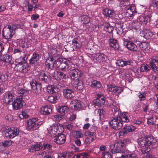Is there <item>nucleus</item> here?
Here are the masks:
<instances>
[{
  "label": "nucleus",
  "mask_w": 158,
  "mask_h": 158,
  "mask_svg": "<svg viewBox=\"0 0 158 158\" xmlns=\"http://www.w3.org/2000/svg\"><path fill=\"white\" fill-rule=\"evenodd\" d=\"M94 140V138H90L88 137L85 139V142L87 143H90Z\"/></svg>",
  "instance_id": "obj_59"
},
{
  "label": "nucleus",
  "mask_w": 158,
  "mask_h": 158,
  "mask_svg": "<svg viewBox=\"0 0 158 158\" xmlns=\"http://www.w3.org/2000/svg\"><path fill=\"white\" fill-rule=\"evenodd\" d=\"M130 0H122L120 1L119 6L122 9H126L130 7L131 5L130 3Z\"/></svg>",
  "instance_id": "obj_27"
},
{
  "label": "nucleus",
  "mask_w": 158,
  "mask_h": 158,
  "mask_svg": "<svg viewBox=\"0 0 158 158\" xmlns=\"http://www.w3.org/2000/svg\"><path fill=\"white\" fill-rule=\"evenodd\" d=\"M42 148V143L41 142H36L29 147L28 151L30 152L33 153L39 151Z\"/></svg>",
  "instance_id": "obj_20"
},
{
  "label": "nucleus",
  "mask_w": 158,
  "mask_h": 158,
  "mask_svg": "<svg viewBox=\"0 0 158 158\" xmlns=\"http://www.w3.org/2000/svg\"><path fill=\"white\" fill-rule=\"evenodd\" d=\"M92 58L94 60H96V61L99 63L102 62L103 64L104 63L107 59L106 56L100 53L93 54Z\"/></svg>",
  "instance_id": "obj_14"
},
{
  "label": "nucleus",
  "mask_w": 158,
  "mask_h": 158,
  "mask_svg": "<svg viewBox=\"0 0 158 158\" xmlns=\"http://www.w3.org/2000/svg\"><path fill=\"white\" fill-rule=\"evenodd\" d=\"M88 85L93 88H99L101 87L102 85L100 82L95 80L91 81L89 83Z\"/></svg>",
  "instance_id": "obj_37"
},
{
  "label": "nucleus",
  "mask_w": 158,
  "mask_h": 158,
  "mask_svg": "<svg viewBox=\"0 0 158 158\" xmlns=\"http://www.w3.org/2000/svg\"><path fill=\"white\" fill-rule=\"evenodd\" d=\"M97 129V127L95 126H92L90 128L89 131H87L88 133H91L96 135V133Z\"/></svg>",
  "instance_id": "obj_55"
},
{
  "label": "nucleus",
  "mask_w": 158,
  "mask_h": 158,
  "mask_svg": "<svg viewBox=\"0 0 158 158\" xmlns=\"http://www.w3.org/2000/svg\"><path fill=\"white\" fill-rule=\"evenodd\" d=\"M83 135L81 131H76L75 134V137L77 138H81V136Z\"/></svg>",
  "instance_id": "obj_60"
},
{
  "label": "nucleus",
  "mask_w": 158,
  "mask_h": 158,
  "mask_svg": "<svg viewBox=\"0 0 158 158\" xmlns=\"http://www.w3.org/2000/svg\"><path fill=\"white\" fill-rule=\"evenodd\" d=\"M71 108L76 111H79L83 107L82 102L79 100H73L71 103Z\"/></svg>",
  "instance_id": "obj_16"
},
{
  "label": "nucleus",
  "mask_w": 158,
  "mask_h": 158,
  "mask_svg": "<svg viewBox=\"0 0 158 158\" xmlns=\"http://www.w3.org/2000/svg\"><path fill=\"white\" fill-rule=\"evenodd\" d=\"M8 79V77L7 75L0 74V80L2 82H5Z\"/></svg>",
  "instance_id": "obj_53"
},
{
  "label": "nucleus",
  "mask_w": 158,
  "mask_h": 158,
  "mask_svg": "<svg viewBox=\"0 0 158 158\" xmlns=\"http://www.w3.org/2000/svg\"><path fill=\"white\" fill-rule=\"evenodd\" d=\"M98 112L100 118L102 117H103L104 114H105V111L102 109H99L98 110Z\"/></svg>",
  "instance_id": "obj_58"
},
{
  "label": "nucleus",
  "mask_w": 158,
  "mask_h": 158,
  "mask_svg": "<svg viewBox=\"0 0 158 158\" xmlns=\"http://www.w3.org/2000/svg\"><path fill=\"white\" fill-rule=\"evenodd\" d=\"M74 87L79 90H82L84 88L83 83L81 79L75 81Z\"/></svg>",
  "instance_id": "obj_30"
},
{
  "label": "nucleus",
  "mask_w": 158,
  "mask_h": 158,
  "mask_svg": "<svg viewBox=\"0 0 158 158\" xmlns=\"http://www.w3.org/2000/svg\"><path fill=\"white\" fill-rule=\"evenodd\" d=\"M81 22L83 24L88 23L90 21V18L87 15H83L80 17Z\"/></svg>",
  "instance_id": "obj_42"
},
{
  "label": "nucleus",
  "mask_w": 158,
  "mask_h": 158,
  "mask_svg": "<svg viewBox=\"0 0 158 158\" xmlns=\"http://www.w3.org/2000/svg\"><path fill=\"white\" fill-rule=\"evenodd\" d=\"M140 48L143 50H145L148 48L149 44L146 42H139L137 44Z\"/></svg>",
  "instance_id": "obj_41"
},
{
  "label": "nucleus",
  "mask_w": 158,
  "mask_h": 158,
  "mask_svg": "<svg viewBox=\"0 0 158 158\" xmlns=\"http://www.w3.org/2000/svg\"><path fill=\"white\" fill-rule=\"evenodd\" d=\"M12 141L11 140H6L0 143V152H2L6 149V147L12 144Z\"/></svg>",
  "instance_id": "obj_26"
},
{
  "label": "nucleus",
  "mask_w": 158,
  "mask_h": 158,
  "mask_svg": "<svg viewBox=\"0 0 158 158\" xmlns=\"http://www.w3.org/2000/svg\"><path fill=\"white\" fill-rule=\"evenodd\" d=\"M130 115L127 112L123 113L121 115L122 123L123 122H128L130 121Z\"/></svg>",
  "instance_id": "obj_36"
},
{
  "label": "nucleus",
  "mask_w": 158,
  "mask_h": 158,
  "mask_svg": "<svg viewBox=\"0 0 158 158\" xmlns=\"http://www.w3.org/2000/svg\"><path fill=\"white\" fill-rule=\"evenodd\" d=\"M31 86V92L34 96L39 95L41 92L42 87L40 84L38 83L36 81H33L30 82Z\"/></svg>",
  "instance_id": "obj_7"
},
{
  "label": "nucleus",
  "mask_w": 158,
  "mask_h": 158,
  "mask_svg": "<svg viewBox=\"0 0 158 158\" xmlns=\"http://www.w3.org/2000/svg\"><path fill=\"white\" fill-rule=\"evenodd\" d=\"M82 140H82H81L80 139H77L75 141V143L77 146H80L82 145L81 142Z\"/></svg>",
  "instance_id": "obj_64"
},
{
  "label": "nucleus",
  "mask_w": 158,
  "mask_h": 158,
  "mask_svg": "<svg viewBox=\"0 0 158 158\" xmlns=\"http://www.w3.org/2000/svg\"><path fill=\"white\" fill-rule=\"evenodd\" d=\"M19 85H16L14 86L12 88V90L13 91H16V92L18 93V91L20 89L19 87Z\"/></svg>",
  "instance_id": "obj_63"
},
{
  "label": "nucleus",
  "mask_w": 158,
  "mask_h": 158,
  "mask_svg": "<svg viewBox=\"0 0 158 158\" xmlns=\"http://www.w3.org/2000/svg\"><path fill=\"white\" fill-rule=\"evenodd\" d=\"M136 8L134 4H131L130 8H127V15L130 17L134 16L137 13Z\"/></svg>",
  "instance_id": "obj_23"
},
{
  "label": "nucleus",
  "mask_w": 158,
  "mask_h": 158,
  "mask_svg": "<svg viewBox=\"0 0 158 158\" xmlns=\"http://www.w3.org/2000/svg\"><path fill=\"white\" fill-rule=\"evenodd\" d=\"M130 142L131 140L128 138L124 139L123 141H118L114 144V148L111 149V152L114 154L124 153L126 151V145Z\"/></svg>",
  "instance_id": "obj_2"
},
{
  "label": "nucleus",
  "mask_w": 158,
  "mask_h": 158,
  "mask_svg": "<svg viewBox=\"0 0 158 158\" xmlns=\"http://www.w3.org/2000/svg\"><path fill=\"white\" fill-rule=\"evenodd\" d=\"M28 114L24 112H22V114L19 115V117L21 119H24V118H26L28 117Z\"/></svg>",
  "instance_id": "obj_57"
},
{
  "label": "nucleus",
  "mask_w": 158,
  "mask_h": 158,
  "mask_svg": "<svg viewBox=\"0 0 158 158\" xmlns=\"http://www.w3.org/2000/svg\"><path fill=\"white\" fill-rule=\"evenodd\" d=\"M70 76L74 81L79 79H82L83 76L82 72L78 69H71L69 72Z\"/></svg>",
  "instance_id": "obj_9"
},
{
  "label": "nucleus",
  "mask_w": 158,
  "mask_h": 158,
  "mask_svg": "<svg viewBox=\"0 0 158 158\" xmlns=\"http://www.w3.org/2000/svg\"><path fill=\"white\" fill-rule=\"evenodd\" d=\"M62 118L61 115H54V119L55 120L59 121L62 119Z\"/></svg>",
  "instance_id": "obj_61"
},
{
  "label": "nucleus",
  "mask_w": 158,
  "mask_h": 158,
  "mask_svg": "<svg viewBox=\"0 0 158 158\" xmlns=\"http://www.w3.org/2000/svg\"><path fill=\"white\" fill-rule=\"evenodd\" d=\"M86 136H88L90 138H94V139L95 140L96 138V135L91 133H88V132H86L85 133Z\"/></svg>",
  "instance_id": "obj_56"
},
{
  "label": "nucleus",
  "mask_w": 158,
  "mask_h": 158,
  "mask_svg": "<svg viewBox=\"0 0 158 158\" xmlns=\"http://www.w3.org/2000/svg\"><path fill=\"white\" fill-rule=\"evenodd\" d=\"M60 90L57 88L55 87L53 85L49 86L47 88V91L50 94H53L56 93V92L59 93V92Z\"/></svg>",
  "instance_id": "obj_31"
},
{
  "label": "nucleus",
  "mask_w": 158,
  "mask_h": 158,
  "mask_svg": "<svg viewBox=\"0 0 158 158\" xmlns=\"http://www.w3.org/2000/svg\"><path fill=\"white\" fill-rule=\"evenodd\" d=\"M102 158H112V156L108 152H102Z\"/></svg>",
  "instance_id": "obj_50"
},
{
  "label": "nucleus",
  "mask_w": 158,
  "mask_h": 158,
  "mask_svg": "<svg viewBox=\"0 0 158 158\" xmlns=\"http://www.w3.org/2000/svg\"><path fill=\"white\" fill-rule=\"evenodd\" d=\"M115 158H135L136 156L134 154H128L127 155L122 154L121 156H118V154L116 155Z\"/></svg>",
  "instance_id": "obj_43"
},
{
  "label": "nucleus",
  "mask_w": 158,
  "mask_h": 158,
  "mask_svg": "<svg viewBox=\"0 0 158 158\" xmlns=\"http://www.w3.org/2000/svg\"><path fill=\"white\" fill-rule=\"evenodd\" d=\"M52 112V110L50 106H43L41 108L40 111L41 114H43L48 115Z\"/></svg>",
  "instance_id": "obj_28"
},
{
  "label": "nucleus",
  "mask_w": 158,
  "mask_h": 158,
  "mask_svg": "<svg viewBox=\"0 0 158 158\" xmlns=\"http://www.w3.org/2000/svg\"><path fill=\"white\" fill-rule=\"evenodd\" d=\"M104 29L105 31L108 32L109 33H112L114 28L110 24L106 23L104 24Z\"/></svg>",
  "instance_id": "obj_32"
},
{
  "label": "nucleus",
  "mask_w": 158,
  "mask_h": 158,
  "mask_svg": "<svg viewBox=\"0 0 158 158\" xmlns=\"http://www.w3.org/2000/svg\"><path fill=\"white\" fill-rule=\"evenodd\" d=\"M158 119L155 116H152L151 118H148L147 123L150 125L155 124L156 120Z\"/></svg>",
  "instance_id": "obj_44"
},
{
  "label": "nucleus",
  "mask_w": 158,
  "mask_h": 158,
  "mask_svg": "<svg viewBox=\"0 0 158 158\" xmlns=\"http://www.w3.org/2000/svg\"><path fill=\"white\" fill-rule=\"evenodd\" d=\"M60 80L61 79H66L68 78V76L66 73L62 72L60 71Z\"/></svg>",
  "instance_id": "obj_54"
},
{
  "label": "nucleus",
  "mask_w": 158,
  "mask_h": 158,
  "mask_svg": "<svg viewBox=\"0 0 158 158\" xmlns=\"http://www.w3.org/2000/svg\"><path fill=\"white\" fill-rule=\"evenodd\" d=\"M43 123L42 121L39 120L37 118H34L27 120L26 126L27 130L31 131L37 130Z\"/></svg>",
  "instance_id": "obj_4"
},
{
  "label": "nucleus",
  "mask_w": 158,
  "mask_h": 158,
  "mask_svg": "<svg viewBox=\"0 0 158 158\" xmlns=\"http://www.w3.org/2000/svg\"><path fill=\"white\" fill-rule=\"evenodd\" d=\"M109 124L111 127L114 129L118 130L120 129L123 126L121 117L116 116L111 118L110 120L109 121Z\"/></svg>",
  "instance_id": "obj_6"
},
{
  "label": "nucleus",
  "mask_w": 158,
  "mask_h": 158,
  "mask_svg": "<svg viewBox=\"0 0 158 158\" xmlns=\"http://www.w3.org/2000/svg\"><path fill=\"white\" fill-rule=\"evenodd\" d=\"M108 90L109 92H111L113 94L115 93L119 94L123 91L122 87L112 85L109 87Z\"/></svg>",
  "instance_id": "obj_22"
},
{
  "label": "nucleus",
  "mask_w": 158,
  "mask_h": 158,
  "mask_svg": "<svg viewBox=\"0 0 158 158\" xmlns=\"http://www.w3.org/2000/svg\"><path fill=\"white\" fill-rule=\"evenodd\" d=\"M145 96L146 94L145 93H143L142 94L141 93L138 95L139 97V98L141 100H144L145 99Z\"/></svg>",
  "instance_id": "obj_62"
},
{
  "label": "nucleus",
  "mask_w": 158,
  "mask_h": 158,
  "mask_svg": "<svg viewBox=\"0 0 158 158\" xmlns=\"http://www.w3.org/2000/svg\"><path fill=\"white\" fill-rule=\"evenodd\" d=\"M63 95L66 98L71 99L75 96L74 91L69 89H65L63 90Z\"/></svg>",
  "instance_id": "obj_21"
},
{
  "label": "nucleus",
  "mask_w": 158,
  "mask_h": 158,
  "mask_svg": "<svg viewBox=\"0 0 158 158\" xmlns=\"http://www.w3.org/2000/svg\"><path fill=\"white\" fill-rule=\"evenodd\" d=\"M59 112L63 114L67 113L69 110L68 107L66 106H63L60 107L58 109Z\"/></svg>",
  "instance_id": "obj_40"
},
{
  "label": "nucleus",
  "mask_w": 158,
  "mask_h": 158,
  "mask_svg": "<svg viewBox=\"0 0 158 158\" xmlns=\"http://www.w3.org/2000/svg\"><path fill=\"white\" fill-rule=\"evenodd\" d=\"M66 135L63 134H58L56 135L54 139V142L59 145L64 144L65 142Z\"/></svg>",
  "instance_id": "obj_13"
},
{
  "label": "nucleus",
  "mask_w": 158,
  "mask_h": 158,
  "mask_svg": "<svg viewBox=\"0 0 158 158\" xmlns=\"http://www.w3.org/2000/svg\"><path fill=\"white\" fill-rule=\"evenodd\" d=\"M54 59L52 56L49 57L48 58L45 63L47 68L51 69L54 65H55V61L54 62Z\"/></svg>",
  "instance_id": "obj_25"
},
{
  "label": "nucleus",
  "mask_w": 158,
  "mask_h": 158,
  "mask_svg": "<svg viewBox=\"0 0 158 158\" xmlns=\"http://www.w3.org/2000/svg\"><path fill=\"white\" fill-rule=\"evenodd\" d=\"M150 69V67L148 66L146 64H142L140 67V70L142 72H144L145 71L147 72Z\"/></svg>",
  "instance_id": "obj_45"
},
{
  "label": "nucleus",
  "mask_w": 158,
  "mask_h": 158,
  "mask_svg": "<svg viewBox=\"0 0 158 158\" xmlns=\"http://www.w3.org/2000/svg\"><path fill=\"white\" fill-rule=\"evenodd\" d=\"M154 140V138L151 135H148L139 139L138 143L139 145L142 147L141 149L142 153H146L151 150L149 146L152 144Z\"/></svg>",
  "instance_id": "obj_1"
},
{
  "label": "nucleus",
  "mask_w": 158,
  "mask_h": 158,
  "mask_svg": "<svg viewBox=\"0 0 158 158\" xmlns=\"http://www.w3.org/2000/svg\"><path fill=\"white\" fill-rule=\"evenodd\" d=\"M39 59V55L37 53H34L31 58L29 60V63L32 64L36 62Z\"/></svg>",
  "instance_id": "obj_35"
},
{
  "label": "nucleus",
  "mask_w": 158,
  "mask_h": 158,
  "mask_svg": "<svg viewBox=\"0 0 158 158\" xmlns=\"http://www.w3.org/2000/svg\"><path fill=\"white\" fill-rule=\"evenodd\" d=\"M28 58V56L25 54H23V56L21 57L19 59L22 60L21 61L18 62L16 65L17 70L22 73H26L30 69L28 64L26 63L25 61Z\"/></svg>",
  "instance_id": "obj_3"
},
{
  "label": "nucleus",
  "mask_w": 158,
  "mask_h": 158,
  "mask_svg": "<svg viewBox=\"0 0 158 158\" xmlns=\"http://www.w3.org/2000/svg\"><path fill=\"white\" fill-rule=\"evenodd\" d=\"M71 155L69 153L64 152L60 153L58 158H69Z\"/></svg>",
  "instance_id": "obj_48"
},
{
  "label": "nucleus",
  "mask_w": 158,
  "mask_h": 158,
  "mask_svg": "<svg viewBox=\"0 0 158 158\" xmlns=\"http://www.w3.org/2000/svg\"><path fill=\"white\" fill-rule=\"evenodd\" d=\"M55 67L59 68L62 71L64 70L69 69V60H63L62 59H60L57 60H55Z\"/></svg>",
  "instance_id": "obj_8"
},
{
  "label": "nucleus",
  "mask_w": 158,
  "mask_h": 158,
  "mask_svg": "<svg viewBox=\"0 0 158 158\" xmlns=\"http://www.w3.org/2000/svg\"><path fill=\"white\" fill-rule=\"evenodd\" d=\"M110 47L114 48L115 49H118L119 48V45L115 39H110L108 40Z\"/></svg>",
  "instance_id": "obj_29"
},
{
  "label": "nucleus",
  "mask_w": 158,
  "mask_h": 158,
  "mask_svg": "<svg viewBox=\"0 0 158 158\" xmlns=\"http://www.w3.org/2000/svg\"><path fill=\"white\" fill-rule=\"evenodd\" d=\"M39 79L42 83H48L51 81V76L44 72H40L39 74Z\"/></svg>",
  "instance_id": "obj_12"
},
{
  "label": "nucleus",
  "mask_w": 158,
  "mask_h": 158,
  "mask_svg": "<svg viewBox=\"0 0 158 158\" xmlns=\"http://www.w3.org/2000/svg\"><path fill=\"white\" fill-rule=\"evenodd\" d=\"M73 44L76 46L77 48H80L81 46V43L77 38H75L72 40Z\"/></svg>",
  "instance_id": "obj_47"
},
{
  "label": "nucleus",
  "mask_w": 158,
  "mask_h": 158,
  "mask_svg": "<svg viewBox=\"0 0 158 158\" xmlns=\"http://www.w3.org/2000/svg\"><path fill=\"white\" fill-rule=\"evenodd\" d=\"M105 103V99L102 98L96 99L94 101V104L96 106H101L104 105Z\"/></svg>",
  "instance_id": "obj_38"
},
{
  "label": "nucleus",
  "mask_w": 158,
  "mask_h": 158,
  "mask_svg": "<svg viewBox=\"0 0 158 158\" xmlns=\"http://www.w3.org/2000/svg\"><path fill=\"white\" fill-rule=\"evenodd\" d=\"M87 153H82L77 155H76V158H86L88 156Z\"/></svg>",
  "instance_id": "obj_52"
},
{
  "label": "nucleus",
  "mask_w": 158,
  "mask_h": 158,
  "mask_svg": "<svg viewBox=\"0 0 158 158\" xmlns=\"http://www.w3.org/2000/svg\"><path fill=\"white\" fill-rule=\"evenodd\" d=\"M19 130L17 128L13 127L6 128L5 134L6 137L10 138H13L19 134Z\"/></svg>",
  "instance_id": "obj_10"
},
{
  "label": "nucleus",
  "mask_w": 158,
  "mask_h": 158,
  "mask_svg": "<svg viewBox=\"0 0 158 158\" xmlns=\"http://www.w3.org/2000/svg\"><path fill=\"white\" fill-rule=\"evenodd\" d=\"M103 14L106 17L113 18L115 15V11L108 8L103 9Z\"/></svg>",
  "instance_id": "obj_24"
},
{
  "label": "nucleus",
  "mask_w": 158,
  "mask_h": 158,
  "mask_svg": "<svg viewBox=\"0 0 158 158\" xmlns=\"http://www.w3.org/2000/svg\"><path fill=\"white\" fill-rule=\"evenodd\" d=\"M42 147L41 149L43 150H50L52 148V146L49 143H44L43 144L42 143Z\"/></svg>",
  "instance_id": "obj_49"
},
{
  "label": "nucleus",
  "mask_w": 158,
  "mask_h": 158,
  "mask_svg": "<svg viewBox=\"0 0 158 158\" xmlns=\"http://www.w3.org/2000/svg\"><path fill=\"white\" fill-rule=\"evenodd\" d=\"M136 127L131 125H127L124 127L122 131L119 134L120 135L124 136L128 132H133L135 131Z\"/></svg>",
  "instance_id": "obj_15"
},
{
  "label": "nucleus",
  "mask_w": 158,
  "mask_h": 158,
  "mask_svg": "<svg viewBox=\"0 0 158 158\" xmlns=\"http://www.w3.org/2000/svg\"><path fill=\"white\" fill-rule=\"evenodd\" d=\"M124 46L130 51H136L137 50L136 45L130 41H125L123 43Z\"/></svg>",
  "instance_id": "obj_18"
},
{
  "label": "nucleus",
  "mask_w": 158,
  "mask_h": 158,
  "mask_svg": "<svg viewBox=\"0 0 158 158\" xmlns=\"http://www.w3.org/2000/svg\"><path fill=\"white\" fill-rule=\"evenodd\" d=\"M7 26V28L3 30L2 35L5 39H9L14 35L15 31L18 27L16 24H10Z\"/></svg>",
  "instance_id": "obj_5"
},
{
  "label": "nucleus",
  "mask_w": 158,
  "mask_h": 158,
  "mask_svg": "<svg viewBox=\"0 0 158 158\" xmlns=\"http://www.w3.org/2000/svg\"><path fill=\"white\" fill-rule=\"evenodd\" d=\"M14 93L13 92H8L3 98V102L6 105H8L13 100Z\"/></svg>",
  "instance_id": "obj_19"
},
{
  "label": "nucleus",
  "mask_w": 158,
  "mask_h": 158,
  "mask_svg": "<svg viewBox=\"0 0 158 158\" xmlns=\"http://www.w3.org/2000/svg\"><path fill=\"white\" fill-rule=\"evenodd\" d=\"M24 103L22 97H18L14 100L12 105L14 109L19 110L21 109L23 106Z\"/></svg>",
  "instance_id": "obj_11"
},
{
  "label": "nucleus",
  "mask_w": 158,
  "mask_h": 158,
  "mask_svg": "<svg viewBox=\"0 0 158 158\" xmlns=\"http://www.w3.org/2000/svg\"><path fill=\"white\" fill-rule=\"evenodd\" d=\"M18 93L21 94L19 97H21L22 96L23 98V96H25L28 94V91L25 89H20L18 91Z\"/></svg>",
  "instance_id": "obj_46"
},
{
  "label": "nucleus",
  "mask_w": 158,
  "mask_h": 158,
  "mask_svg": "<svg viewBox=\"0 0 158 158\" xmlns=\"http://www.w3.org/2000/svg\"><path fill=\"white\" fill-rule=\"evenodd\" d=\"M60 71L55 72L53 76V78L57 81L60 80Z\"/></svg>",
  "instance_id": "obj_51"
},
{
  "label": "nucleus",
  "mask_w": 158,
  "mask_h": 158,
  "mask_svg": "<svg viewBox=\"0 0 158 158\" xmlns=\"http://www.w3.org/2000/svg\"><path fill=\"white\" fill-rule=\"evenodd\" d=\"M59 127L56 125H53L49 128V131L50 134L55 135L59 129Z\"/></svg>",
  "instance_id": "obj_39"
},
{
  "label": "nucleus",
  "mask_w": 158,
  "mask_h": 158,
  "mask_svg": "<svg viewBox=\"0 0 158 158\" xmlns=\"http://www.w3.org/2000/svg\"><path fill=\"white\" fill-rule=\"evenodd\" d=\"M60 94L59 93H58L57 96H50L48 97L47 100L48 102L51 103H54L57 101V100L59 99Z\"/></svg>",
  "instance_id": "obj_33"
},
{
  "label": "nucleus",
  "mask_w": 158,
  "mask_h": 158,
  "mask_svg": "<svg viewBox=\"0 0 158 158\" xmlns=\"http://www.w3.org/2000/svg\"><path fill=\"white\" fill-rule=\"evenodd\" d=\"M0 60L6 62L10 63L12 60V57L9 55L6 54L0 57Z\"/></svg>",
  "instance_id": "obj_34"
},
{
  "label": "nucleus",
  "mask_w": 158,
  "mask_h": 158,
  "mask_svg": "<svg viewBox=\"0 0 158 158\" xmlns=\"http://www.w3.org/2000/svg\"><path fill=\"white\" fill-rule=\"evenodd\" d=\"M158 56L153 57L152 61L149 63V65L152 69L156 72H158Z\"/></svg>",
  "instance_id": "obj_17"
}]
</instances>
